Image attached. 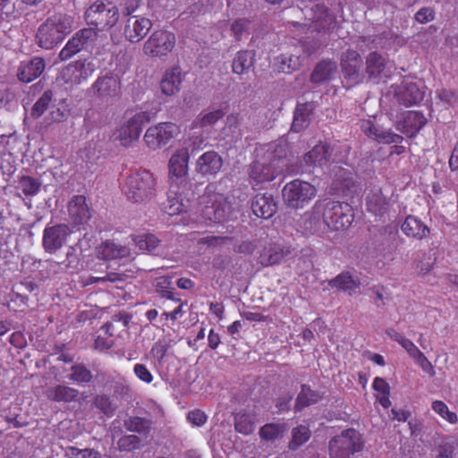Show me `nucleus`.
<instances>
[{
  "instance_id": "f257e3e1",
  "label": "nucleus",
  "mask_w": 458,
  "mask_h": 458,
  "mask_svg": "<svg viewBox=\"0 0 458 458\" xmlns=\"http://www.w3.org/2000/svg\"><path fill=\"white\" fill-rule=\"evenodd\" d=\"M73 18L66 13L49 16L38 29L37 44L44 49H52L64 41L72 30Z\"/></svg>"
},
{
  "instance_id": "f03ea898",
  "label": "nucleus",
  "mask_w": 458,
  "mask_h": 458,
  "mask_svg": "<svg viewBox=\"0 0 458 458\" xmlns=\"http://www.w3.org/2000/svg\"><path fill=\"white\" fill-rule=\"evenodd\" d=\"M123 191L133 203H148L157 196V180L148 170L132 173L126 177Z\"/></svg>"
},
{
  "instance_id": "7ed1b4c3",
  "label": "nucleus",
  "mask_w": 458,
  "mask_h": 458,
  "mask_svg": "<svg viewBox=\"0 0 458 458\" xmlns=\"http://www.w3.org/2000/svg\"><path fill=\"white\" fill-rule=\"evenodd\" d=\"M323 224L327 230L344 231L352 224L354 212L352 207L344 201H339L331 199L318 200Z\"/></svg>"
},
{
  "instance_id": "20e7f679",
  "label": "nucleus",
  "mask_w": 458,
  "mask_h": 458,
  "mask_svg": "<svg viewBox=\"0 0 458 458\" xmlns=\"http://www.w3.org/2000/svg\"><path fill=\"white\" fill-rule=\"evenodd\" d=\"M201 218L206 224L221 223L225 221L232 211V205L224 194L216 192L211 186H208L201 197Z\"/></svg>"
},
{
  "instance_id": "39448f33",
  "label": "nucleus",
  "mask_w": 458,
  "mask_h": 458,
  "mask_svg": "<svg viewBox=\"0 0 458 458\" xmlns=\"http://www.w3.org/2000/svg\"><path fill=\"white\" fill-rule=\"evenodd\" d=\"M364 448L361 434L355 428L344 429L328 443L329 458H352Z\"/></svg>"
},
{
  "instance_id": "423d86ee",
  "label": "nucleus",
  "mask_w": 458,
  "mask_h": 458,
  "mask_svg": "<svg viewBox=\"0 0 458 458\" xmlns=\"http://www.w3.org/2000/svg\"><path fill=\"white\" fill-rule=\"evenodd\" d=\"M284 159L273 157L268 163L255 160L249 168V181L254 190L262 189L264 184L274 181L284 171Z\"/></svg>"
},
{
  "instance_id": "0eeeda50",
  "label": "nucleus",
  "mask_w": 458,
  "mask_h": 458,
  "mask_svg": "<svg viewBox=\"0 0 458 458\" xmlns=\"http://www.w3.org/2000/svg\"><path fill=\"white\" fill-rule=\"evenodd\" d=\"M317 192V188L310 182L294 179L284 186L282 196L287 207L300 209L308 205L316 197Z\"/></svg>"
},
{
  "instance_id": "6e6552de",
  "label": "nucleus",
  "mask_w": 458,
  "mask_h": 458,
  "mask_svg": "<svg viewBox=\"0 0 458 458\" xmlns=\"http://www.w3.org/2000/svg\"><path fill=\"white\" fill-rule=\"evenodd\" d=\"M119 19V11L112 2L98 0L85 12V20L97 30H103L114 26Z\"/></svg>"
},
{
  "instance_id": "1a4fd4ad",
  "label": "nucleus",
  "mask_w": 458,
  "mask_h": 458,
  "mask_svg": "<svg viewBox=\"0 0 458 458\" xmlns=\"http://www.w3.org/2000/svg\"><path fill=\"white\" fill-rule=\"evenodd\" d=\"M340 67L347 88L364 81L363 61L358 51L349 48L344 52L340 59Z\"/></svg>"
},
{
  "instance_id": "9d476101",
  "label": "nucleus",
  "mask_w": 458,
  "mask_h": 458,
  "mask_svg": "<svg viewBox=\"0 0 458 458\" xmlns=\"http://www.w3.org/2000/svg\"><path fill=\"white\" fill-rule=\"evenodd\" d=\"M150 114L148 111H140L128 117L117 129V139L121 145L129 147L139 140L145 123L150 122Z\"/></svg>"
},
{
  "instance_id": "9b49d317",
  "label": "nucleus",
  "mask_w": 458,
  "mask_h": 458,
  "mask_svg": "<svg viewBox=\"0 0 458 458\" xmlns=\"http://www.w3.org/2000/svg\"><path fill=\"white\" fill-rule=\"evenodd\" d=\"M180 132L179 126L172 122H162L148 127L143 140L151 150H157L165 146Z\"/></svg>"
},
{
  "instance_id": "f8f14e48",
  "label": "nucleus",
  "mask_w": 458,
  "mask_h": 458,
  "mask_svg": "<svg viewBox=\"0 0 458 458\" xmlns=\"http://www.w3.org/2000/svg\"><path fill=\"white\" fill-rule=\"evenodd\" d=\"M176 43L175 35L166 30H154L143 45V53L149 57L167 55Z\"/></svg>"
},
{
  "instance_id": "ddd939ff",
  "label": "nucleus",
  "mask_w": 458,
  "mask_h": 458,
  "mask_svg": "<svg viewBox=\"0 0 458 458\" xmlns=\"http://www.w3.org/2000/svg\"><path fill=\"white\" fill-rule=\"evenodd\" d=\"M97 70L93 60H78L69 64L63 71L62 77L66 83L81 84L90 77Z\"/></svg>"
},
{
  "instance_id": "4468645a",
  "label": "nucleus",
  "mask_w": 458,
  "mask_h": 458,
  "mask_svg": "<svg viewBox=\"0 0 458 458\" xmlns=\"http://www.w3.org/2000/svg\"><path fill=\"white\" fill-rule=\"evenodd\" d=\"M70 233V227L64 224L46 226L42 238L45 251L50 254L55 253L64 245Z\"/></svg>"
},
{
  "instance_id": "2eb2a0df",
  "label": "nucleus",
  "mask_w": 458,
  "mask_h": 458,
  "mask_svg": "<svg viewBox=\"0 0 458 458\" xmlns=\"http://www.w3.org/2000/svg\"><path fill=\"white\" fill-rule=\"evenodd\" d=\"M92 89L101 98H119L122 93V82L118 74L108 72L100 75L92 84Z\"/></svg>"
},
{
  "instance_id": "dca6fc26",
  "label": "nucleus",
  "mask_w": 458,
  "mask_h": 458,
  "mask_svg": "<svg viewBox=\"0 0 458 458\" xmlns=\"http://www.w3.org/2000/svg\"><path fill=\"white\" fill-rule=\"evenodd\" d=\"M131 321V317L125 313H118L112 317V321L105 323L101 328L99 334L94 342V348L100 352L109 350L114 344L113 336L114 333V322H122L123 327H127Z\"/></svg>"
},
{
  "instance_id": "f3484780",
  "label": "nucleus",
  "mask_w": 458,
  "mask_h": 458,
  "mask_svg": "<svg viewBox=\"0 0 458 458\" xmlns=\"http://www.w3.org/2000/svg\"><path fill=\"white\" fill-rule=\"evenodd\" d=\"M190 155L187 148L174 151L168 163L169 179L176 184L185 181L188 174Z\"/></svg>"
},
{
  "instance_id": "a211bd4d",
  "label": "nucleus",
  "mask_w": 458,
  "mask_h": 458,
  "mask_svg": "<svg viewBox=\"0 0 458 458\" xmlns=\"http://www.w3.org/2000/svg\"><path fill=\"white\" fill-rule=\"evenodd\" d=\"M97 33L94 29L88 28L77 31L65 44L59 53L61 61H67L78 54L88 41L93 39Z\"/></svg>"
},
{
  "instance_id": "6ab92c4d",
  "label": "nucleus",
  "mask_w": 458,
  "mask_h": 458,
  "mask_svg": "<svg viewBox=\"0 0 458 458\" xmlns=\"http://www.w3.org/2000/svg\"><path fill=\"white\" fill-rule=\"evenodd\" d=\"M152 21L140 15H132L125 21L123 34L127 40L131 43L140 42L149 32Z\"/></svg>"
},
{
  "instance_id": "aec40b11",
  "label": "nucleus",
  "mask_w": 458,
  "mask_h": 458,
  "mask_svg": "<svg viewBox=\"0 0 458 458\" xmlns=\"http://www.w3.org/2000/svg\"><path fill=\"white\" fill-rule=\"evenodd\" d=\"M310 20L311 23L309 29L317 32H328L336 22L335 16L330 13L326 5L321 4H315L311 8Z\"/></svg>"
},
{
  "instance_id": "412c9836",
  "label": "nucleus",
  "mask_w": 458,
  "mask_h": 458,
  "mask_svg": "<svg viewBox=\"0 0 458 458\" xmlns=\"http://www.w3.org/2000/svg\"><path fill=\"white\" fill-rule=\"evenodd\" d=\"M222 157L214 150L206 151L196 162V172L203 177H215L223 167Z\"/></svg>"
},
{
  "instance_id": "4be33fe9",
  "label": "nucleus",
  "mask_w": 458,
  "mask_h": 458,
  "mask_svg": "<svg viewBox=\"0 0 458 458\" xmlns=\"http://www.w3.org/2000/svg\"><path fill=\"white\" fill-rule=\"evenodd\" d=\"M397 100L405 106L419 105L425 97V87L417 82L403 81L396 92Z\"/></svg>"
},
{
  "instance_id": "5701e85b",
  "label": "nucleus",
  "mask_w": 458,
  "mask_h": 458,
  "mask_svg": "<svg viewBox=\"0 0 458 458\" xmlns=\"http://www.w3.org/2000/svg\"><path fill=\"white\" fill-rule=\"evenodd\" d=\"M427 123L422 112L406 111L402 114L396 129L410 138H414Z\"/></svg>"
},
{
  "instance_id": "b1692460",
  "label": "nucleus",
  "mask_w": 458,
  "mask_h": 458,
  "mask_svg": "<svg viewBox=\"0 0 458 458\" xmlns=\"http://www.w3.org/2000/svg\"><path fill=\"white\" fill-rule=\"evenodd\" d=\"M387 59L379 52L372 51L366 56L365 73L371 81L378 83L386 74Z\"/></svg>"
},
{
  "instance_id": "393cba45",
  "label": "nucleus",
  "mask_w": 458,
  "mask_h": 458,
  "mask_svg": "<svg viewBox=\"0 0 458 458\" xmlns=\"http://www.w3.org/2000/svg\"><path fill=\"white\" fill-rule=\"evenodd\" d=\"M330 156V146L327 143L319 142L303 156V172L310 173L311 169L317 166L322 167L323 165H326L329 161Z\"/></svg>"
},
{
  "instance_id": "a878e982",
  "label": "nucleus",
  "mask_w": 458,
  "mask_h": 458,
  "mask_svg": "<svg viewBox=\"0 0 458 458\" xmlns=\"http://www.w3.org/2000/svg\"><path fill=\"white\" fill-rule=\"evenodd\" d=\"M251 210L256 216L268 219L276 214L277 204L272 194L259 193L251 200Z\"/></svg>"
},
{
  "instance_id": "bb28decb",
  "label": "nucleus",
  "mask_w": 458,
  "mask_h": 458,
  "mask_svg": "<svg viewBox=\"0 0 458 458\" xmlns=\"http://www.w3.org/2000/svg\"><path fill=\"white\" fill-rule=\"evenodd\" d=\"M183 75L179 65L167 69L160 81V89L165 96H174L180 92Z\"/></svg>"
},
{
  "instance_id": "cd10ccee",
  "label": "nucleus",
  "mask_w": 458,
  "mask_h": 458,
  "mask_svg": "<svg viewBox=\"0 0 458 458\" xmlns=\"http://www.w3.org/2000/svg\"><path fill=\"white\" fill-rule=\"evenodd\" d=\"M68 212L72 223L76 225H84L91 218L90 208L83 195H76L71 199Z\"/></svg>"
},
{
  "instance_id": "c85d7f7f",
  "label": "nucleus",
  "mask_w": 458,
  "mask_h": 458,
  "mask_svg": "<svg viewBox=\"0 0 458 458\" xmlns=\"http://www.w3.org/2000/svg\"><path fill=\"white\" fill-rule=\"evenodd\" d=\"M45 67V60L36 56L20 64L17 77L21 81L29 83L38 78L43 73Z\"/></svg>"
},
{
  "instance_id": "c756f323",
  "label": "nucleus",
  "mask_w": 458,
  "mask_h": 458,
  "mask_svg": "<svg viewBox=\"0 0 458 458\" xmlns=\"http://www.w3.org/2000/svg\"><path fill=\"white\" fill-rule=\"evenodd\" d=\"M301 227L305 234H314L324 232L327 229L323 224L322 212L318 200L316 201L310 211L303 215Z\"/></svg>"
},
{
  "instance_id": "7c9ffc66",
  "label": "nucleus",
  "mask_w": 458,
  "mask_h": 458,
  "mask_svg": "<svg viewBox=\"0 0 458 458\" xmlns=\"http://www.w3.org/2000/svg\"><path fill=\"white\" fill-rule=\"evenodd\" d=\"M96 254L98 259L112 260L129 257L131 251L126 246L106 240L97 247Z\"/></svg>"
},
{
  "instance_id": "2f4dec72",
  "label": "nucleus",
  "mask_w": 458,
  "mask_h": 458,
  "mask_svg": "<svg viewBox=\"0 0 458 458\" xmlns=\"http://www.w3.org/2000/svg\"><path fill=\"white\" fill-rule=\"evenodd\" d=\"M360 284V278L354 276L350 271H344L328 281V285L331 288L347 293L351 296L357 293Z\"/></svg>"
},
{
  "instance_id": "473e14b6",
  "label": "nucleus",
  "mask_w": 458,
  "mask_h": 458,
  "mask_svg": "<svg viewBox=\"0 0 458 458\" xmlns=\"http://www.w3.org/2000/svg\"><path fill=\"white\" fill-rule=\"evenodd\" d=\"M284 255L283 247L279 243L271 242L265 244L259 250L258 261L262 267H267L279 264Z\"/></svg>"
},
{
  "instance_id": "72a5a7b5",
  "label": "nucleus",
  "mask_w": 458,
  "mask_h": 458,
  "mask_svg": "<svg viewBox=\"0 0 458 458\" xmlns=\"http://www.w3.org/2000/svg\"><path fill=\"white\" fill-rule=\"evenodd\" d=\"M402 232L411 238L422 240L426 238L429 233V228L417 216L409 215L405 217L401 225Z\"/></svg>"
},
{
  "instance_id": "f704fd0d",
  "label": "nucleus",
  "mask_w": 458,
  "mask_h": 458,
  "mask_svg": "<svg viewBox=\"0 0 458 458\" xmlns=\"http://www.w3.org/2000/svg\"><path fill=\"white\" fill-rule=\"evenodd\" d=\"M337 71V64L330 59H322L314 67L310 74V81L314 84H319L329 81Z\"/></svg>"
},
{
  "instance_id": "c9c22d12",
  "label": "nucleus",
  "mask_w": 458,
  "mask_h": 458,
  "mask_svg": "<svg viewBox=\"0 0 458 458\" xmlns=\"http://www.w3.org/2000/svg\"><path fill=\"white\" fill-rule=\"evenodd\" d=\"M256 61V53L253 50L238 51L232 62V71L237 75L248 73L253 67Z\"/></svg>"
},
{
  "instance_id": "e433bc0d",
  "label": "nucleus",
  "mask_w": 458,
  "mask_h": 458,
  "mask_svg": "<svg viewBox=\"0 0 458 458\" xmlns=\"http://www.w3.org/2000/svg\"><path fill=\"white\" fill-rule=\"evenodd\" d=\"M321 399L322 395L319 392L312 390L310 386L303 384L296 397L294 410L301 411L304 408L318 403Z\"/></svg>"
},
{
  "instance_id": "4c0bfd02",
  "label": "nucleus",
  "mask_w": 458,
  "mask_h": 458,
  "mask_svg": "<svg viewBox=\"0 0 458 458\" xmlns=\"http://www.w3.org/2000/svg\"><path fill=\"white\" fill-rule=\"evenodd\" d=\"M312 113L311 105L309 103L298 104L293 115L291 130L300 132L308 127Z\"/></svg>"
},
{
  "instance_id": "58836bf2",
  "label": "nucleus",
  "mask_w": 458,
  "mask_h": 458,
  "mask_svg": "<svg viewBox=\"0 0 458 458\" xmlns=\"http://www.w3.org/2000/svg\"><path fill=\"white\" fill-rule=\"evenodd\" d=\"M78 394L77 389L64 385L50 387L47 391V398L54 402L70 403L74 401Z\"/></svg>"
},
{
  "instance_id": "ea45409f",
  "label": "nucleus",
  "mask_w": 458,
  "mask_h": 458,
  "mask_svg": "<svg viewBox=\"0 0 458 458\" xmlns=\"http://www.w3.org/2000/svg\"><path fill=\"white\" fill-rule=\"evenodd\" d=\"M132 241L140 250L148 253H156L161 241L153 233H146L132 235Z\"/></svg>"
},
{
  "instance_id": "a19ab883",
  "label": "nucleus",
  "mask_w": 458,
  "mask_h": 458,
  "mask_svg": "<svg viewBox=\"0 0 458 458\" xmlns=\"http://www.w3.org/2000/svg\"><path fill=\"white\" fill-rule=\"evenodd\" d=\"M388 208L389 203L381 193H373L368 197L367 209L376 216H383Z\"/></svg>"
},
{
  "instance_id": "79ce46f5",
  "label": "nucleus",
  "mask_w": 458,
  "mask_h": 458,
  "mask_svg": "<svg viewBox=\"0 0 458 458\" xmlns=\"http://www.w3.org/2000/svg\"><path fill=\"white\" fill-rule=\"evenodd\" d=\"M311 437L309 427L299 425L292 429V438L289 441L288 447L290 450L295 451L300 446L307 443Z\"/></svg>"
},
{
  "instance_id": "37998d69",
  "label": "nucleus",
  "mask_w": 458,
  "mask_h": 458,
  "mask_svg": "<svg viewBox=\"0 0 458 458\" xmlns=\"http://www.w3.org/2000/svg\"><path fill=\"white\" fill-rule=\"evenodd\" d=\"M286 430L285 423H267L259 428V435L262 440L274 441Z\"/></svg>"
},
{
  "instance_id": "c03bdc74",
  "label": "nucleus",
  "mask_w": 458,
  "mask_h": 458,
  "mask_svg": "<svg viewBox=\"0 0 458 458\" xmlns=\"http://www.w3.org/2000/svg\"><path fill=\"white\" fill-rule=\"evenodd\" d=\"M19 187L26 197H34L41 190L42 182L39 179L30 176L22 175L19 178Z\"/></svg>"
},
{
  "instance_id": "a18cd8bd",
  "label": "nucleus",
  "mask_w": 458,
  "mask_h": 458,
  "mask_svg": "<svg viewBox=\"0 0 458 458\" xmlns=\"http://www.w3.org/2000/svg\"><path fill=\"white\" fill-rule=\"evenodd\" d=\"M70 380L76 384H88L91 382L93 375L87 367L82 364H75L71 367V374L69 376Z\"/></svg>"
},
{
  "instance_id": "49530a36",
  "label": "nucleus",
  "mask_w": 458,
  "mask_h": 458,
  "mask_svg": "<svg viewBox=\"0 0 458 458\" xmlns=\"http://www.w3.org/2000/svg\"><path fill=\"white\" fill-rule=\"evenodd\" d=\"M53 91L50 89L46 90L41 97L36 101L30 110V116L33 119H38L48 108L53 99Z\"/></svg>"
},
{
  "instance_id": "de8ad7c7",
  "label": "nucleus",
  "mask_w": 458,
  "mask_h": 458,
  "mask_svg": "<svg viewBox=\"0 0 458 458\" xmlns=\"http://www.w3.org/2000/svg\"><path fill=\"white\" fill-rule=\"evenodd\" d=\"M255 417L249 413H242L235 417V430L242 435H250L254 430Z\"/></svg>"
},
{
  "instance_id": "09e8293b",
  "label": "nucleus",
  "mask_w": 458,
  "mask_h": 458,
  "mask_svg": "<svg viewBox=\"0 0 458 458\" xmlns=\"http://www.w3.org/2000/svg\"><path fill=\"white\" fill-rule=\"evenodd\" d=\"M124 426L128 431L136 432L138 434H148L150 430V420L140 417H131L125 420Z\"/></svg>"
},
{
  "instance_id": "8fccbe9b",
  "label": "nucleus",
  "mask_w": 458,
  "mask_h": 458,
  "mask_svg": "<svg viewBox=\"0 0 458 458\" xmlns=\"http://www.w3.org/2000/svg\"><path fill=\"white\" fill-rule=\"evenodd\" d=\"M301 66V56L296 55L284 54L280 56V70L284 73H292Z\"/></svg>"
},
{
  "instance_id": "3c124183",
  "label": "nucleus",
  "mask_w": 458,
  "mask_h": 458,
  "mask_svg": "<svg viewBox=\"0 0 458 458\" xmlns=\"http://www.w3.org/2000/svg\"><path fill=\"white\" fill-rule=\"evenodd\" d=\"M171 284V278L168 276H161L157 278L156 284V292L162 298L174 301V302H181V299L174 297L173 290L170 289Z\"/></svg>"
},
{
  "instance_id": "603ef678",
  "label": "nucleus",
  "mask_w": 458,
  "mask_h": 458,
  "mask_svg": "<svg viewBox=\"0 0 458 458\" xmlns=\"http://www.w3.org/2000/svg\"><path fill=\"white\" fill-rule=\"evenodd\" d=\"M432 410L437 413L442 419L451 424L458 422V416L455 412L451 411L448 406L443 401H434L431 404Z\"/></svg>"
},
{
  "instance_id": "864d4df0",
  "label": "nucleus",
  "mask_w": 458,
  "mask_h": 458,
  "mask_svg": "<svg viewBox=\"0 0 458 458\" xmlns=\"http://www.w3.org/2000/svg\"><path fill=\"white\" fill-rule=\"evenodd\" d=\"M94 405L108 417L113 416L116 410L113 400L106 394H98L94 398Z\"/></svg>"
},
{
  "instance_id": "5fc2aeb1",
  "label": "nucleus",
  "mask_w": 458,
  "mask_h": 458,
  "mask_svg": "<svg viewBox=\"0 0 458 458\" xmlns=\"http://www.w3.org/2000/svg\"><path fill=\"white\" fill-rule=\"evenodd\" d=\"M140 445V439L135 435L123 436L117 441V448L121 452H131Z\"/></svg>"
},
{
  "instance_id": "6e6d98bb",
  "label": "nucleus",
  "mask_w": 458,
  "mask_h": 458,
  "mask_svg": "<svg viewBox=\"0 0 458 458\" xmlns=\"http://www.w3.org/2000/svg\"><path fill=\"white\" fill-rule=\"evenodd\" d=\"M225 116V112L223 109H216L213 111H209L206 114H203L199 120V126L202 129L207 127H212L215 125L220 119Z\"/></svg>"
},
{
  "instance_id": "4d7b16f0",
  "label": "nucleus",
  "mask_w": 458,
  "mask_h": 458,
  "mask_svg": "<svg viewBox=\"0 0 458 458\" xmlns=\"http://www.w3.org/2000/svg\"><path fill=\"white\" fill-rule=\"evenodd\" d=\"M403 140V136L393 132L391 130L381 131L377 135V141L383 144H399Z\"/></svg>"
},
{
  "instance_id": "13d9d810",
  "label": "nucleus",
  "mask_w": 458,
  "mask_h": 458,
  "mask_svg": "<svg viewBox=\"0 0 458 458\" xmlns=\"http://www.w3.org/2000/svg\"><path fill=\"white\" fill-rule=\"evenodd\" d=\"M135 376L144 383L150 384L153 381L151 372L144 364L137 363L133 367Z\"/></svg>"
},
{
  "instance_id": "bf43d9fd",
  "label": "nucleus",
  "mask_w": 458,
  "mask_h": 458,
  "mask_svg": "<svg viewBox=\"0 0 458 458\" xmlns=\"http://www.w3.org/2000/svg\"><path fill=\"white\" fill-rule=\"evenodd\" d=\"M187 420L194 426L200 427L208 420V416L204 411L199 409L190 411L187 414Z\"/></svg>"
},
{
  "instance_id": "052dcab7",
  "label": "nucleus",
  "mask_w": 458,
  "mask_h": 458,
  "mask_svg": "<svg viewBox=\"0 0 458 458\" xmlns=\"http://www.w3.org/2000/svg\"><path fill=\"white\" fill-rule=\"evenodd\" d=\"M414 361L420 367V369L430 377L436 374L432 363L428 360L425 354L421 352L415 359Z\"/></svg>"
},
{
  "instance_id": "680f3d73",
  "label": "nucleus",
  "mask_w": 458,
  "mask_h": 458,
  "mask_svg": "<svg viewBox=\"0 0 458 458\" xmlns=\"http://www.w3.org/2000/svg\"><path fill=\"white\" fill-rule=\"evenodd\" d=\"M249 20L238 19L234 21L231 26V30L235 37L236 40H240L242 33L247 30L249 25Z\"/></svg>"
},
{
  "instance_id": "e2e57ef3",
  "label": "nucleus",
  "mask_w": 458,
  "mask_h": 458,
  "mask_svg": "<svg viewBox=\"0 0 458 458\" xmlns=\"http://www.w3.org/2000/svg\"><path fill=\"white\" fill-rule=\"evenodd\" d=\"M435 17V12L432 8L423 7L420 9L415 14V20L420 23H427L432 21Z\"/></svg>"
},
{
  "instance_id": "0e129e2a",
  "label": "nucleus",
  "mask_w": 458,
  "mask_h": 458,
  "mask_svg": "<svg viewBox=\"0 0 458 458\" xmlns=\"http://www.w3.org/2000/svg\"><path fill=\"white\" fill-rule=\"evenodd\" d=\"M228 240V237L225 236H214V235H208L205 237H202L199 240V244H204L208 245V247L211 246H217L225 243Z\"/></svg>"
},
{
  "instance_id": "69168bd1",
  "label": "nucleus",
  "mask_w": 458,
  "mask_h": 458,
  "mask_svg": "<svg viewBox=\"0 0 458 458\" xmlns=\"http://www.w3.org/2000/svg\"><path fill=\"white\" fill-rule=\"evenodd\" d=\"M168 206L165 207V211L169 216H174L184 211V208L182 202L178 201L177 199H171L168 196Z\"/></svg>"
},
{
  "instance_id": "338daca9",
  "label": "nucleus",
  "mask_w": 458,
  "mask_h": 458,
  "mask_svg": "<svg viewBox=\"0 0 458 458\" xmlns=\"http://www.w3.org/2000/svg\"><path fill=\"white\" fill-rule=\"evenodd\" d=\"M400 345L413 360L421 352V351L414 344V343L406 337L403 340Z\"/></svg>"
},
{
  "instance_id": "774afa93",
  "label": "nucleus",
  "mask_w": 458,
  "mask_h": 458,
  "mask_svg": "<svg viewBox=\"0 0 458 458\" xmlns=\"http://www.w3.org/2000/svg\"><path fill=\"white\" fill-rule=\"evenodd\" d=\"M372 387L380 395L385 394H388V393H390V386L388 383L384 378L379 377L374 378Z\"/></svg>"
}]
</instances>
